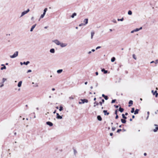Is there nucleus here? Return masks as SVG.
Listing matches in <instances>:
<instances>
[{
    "instance_id": "nucleus-12",
    "label": "nucleus",
    "mask_w": 158,
    "mask_h": 158,
    "mask_svg": "<svg viewBox=\"0 0 158 158\" xmlns=\"http://www.w3.org/2000/svg\"><path fill=\"white\" fill-rule=\"evenodd\" d=\"M36 24H35L32 26V27H31V30H30L31 31H33V30L35 28V27L36 26Z\"/></svg>"
},
{
    "instance_id": "nucleus-4",
    "label": "nucleus",
    "mask_w": 158,
    "mask_h": 158,
    "mask_svg": "<svg viewBox=\"0 0 158 158\" xmlns=\"http://www.w3.org/2000/svg\"><path fill=\"white\" fill-rule=\"evenodd\" d=\"M81 102H79V104H83L85 102L87 103L88 102V100L86 99H81Z\"/></svg>"
},
{
    "instance_id": "nucleus-36",
    "label": "nucleus",
    "mask_w": 158,
    "mask_h": 158,
    "mask_svg": "<svg viewBox=\"0 0 158 158\" xmlns=\"http://www.w3.org/2000/svg\"><path fill=\"white\" fill-rule=\"evenodd\" d=\"M4 86L3 83H0V88Z\"/></svg>"
},
{
    "instance_id": "nucleus-7",
    "label": "nucleus",
    "mask_w": 158,
    "mask_h": 158,
    "mask_svg": "<svg viewBox=\"0 0 158 158\" xmlns=\"http://www.w3.org/2000/svg\"><path fill=\"white\" fill-rule=\"evenodd\" d=\"M154 126L156 127L153 130L154 132H156L158 130V125L156 124H155Z\"/></svg>"
},
{
    "instance_id": "nucleus-26",
    "label": "nucleus",
    "mask_w": 158,
    "mask_h": 158,
    "mask_svg": "<svg viewBox=\"0 0 158 158\" xmlns=\"http://www.w3.org/2000/svg\"><path fill=\"white\" fill-rule=\"evenodd\" d=\"M121 120L122 123H126V120L125 119H121Z\"/></svg>"
},
{
    "instance_id": "nucleus-35",
    "label": "nucleus",
    "mask_w": 158,
    "mask_h": 158,
    "mask_svg": "<svg viewBox=\"0 0 158 158\" xmlns=\"http://www.w3.org/2000/svg\"><path fill=\"white\" fill-rule=\"evenodd\" d=\"M134 110H135V108H131V113H133L134 112Z\"/></svg>"
},
{
    "instance_id": "nucleus-60",
    "label": "nucleus",
    "mask_w": 158,
    "mask_h": 158,
    "mask_svg": "<svg viewBox=\"0 0 158 158\" xmlns=\"http://www.w3.org/2000/svg\"><path fill=\"white\" fill-rule=\"evenodd\" d=\"M55 90V89L54 88H53L52 89V91H54Z\"/></svg>"
},
{
    "instance_id": "nucleus-63",
    "label": "nucleus",
    "mask_w": 158,
    "mask_h": 158,
    "mask_svg": "<svg viewBox=\"0 0 158 158\" xmlns=\"http://www.w3.org/2000/svg\"><path fill=\"white\" fill-rule=\"evenodd\" d=\"M148 118H149V116L148 115L147 117L146 118V119L147 120L148 119Z\"/></svg>"
},
{
    "instance_id": "nucleus-29",
    "label": "nucleus",
    "mask_w": 158,
    "mask_h": 158,
    "mask_svg": "<svg viewBox=\"0 0 158 158\" xmlns=\"http://www.w3.org/2000/svg\"><path fill=\"white\" fill-rule=\"evenodd\" d=\"M48 10V8H45L44 9V13H43V14H46V11H47V10Z\"/></svg>"
},
{
    "instance_id": "nucleus-17",
    "label": "nucleus",
    "mask_w": 158,
    "mask_h": 158,
    "mask_svg": "<svg viewBox=\"0 0 158 158\" xmlns=\"http://www.w3.org/2000/svg\"><path fill=\"white\" fill-rule=\"evenodd\" d=\"M97 119L99 121H101L102 120V118L100 115H98L97 117Z\"/></svg>"
},
{
    "instance_id": "nucleus-52",
    "label": "nucleus",
    "mask_w": 158,
    "mask_h": 158,
    "mask_svg": "<svg viewBox=\"0 0 158 158\" xmlns=\"http://www.w3.org/2000/svg\"><path fill=\"white\" fill-rule=\"evenodd\" d=\"M118 118V116L117 114V115H116V117H115V118L117 119Z\"/></svg>"
},
{
    "instance_id": "nucleus-43",
    "label": "nucleus",
    "mask_w": 158,
    "mask_h": 158,
    "mask_svg": "<svg viewBox=\"0 0 158 158\" xmlns=\"http://www.w3.org/2000/svg\"><path fill=\"white\" fill-rule=\"evenodd\" d=\"M115 101H116L115 99H114V100H112V101H111V103H114L115 102Z\"/></svg>"
},
{
    "instance_id": "nucleus-23",
    "label": "nucleus",
    "mask_w": 158,
    "mask_h": 158,
    "mask_svg": "<svg viewBox=\"0 0 158 158\" xmlns=\"http://www.w3.org/2000/svg\"><path fill=\"white\" fill-rule=\"evenodd\" d=\"M45 14H43L42 15H41L40 16V19H39V21L40 20V19H42V18H43L44 17V16H45Z\"/></svg>"
},
{
    "instance_id": "nucleus-33",
    "label": "nucleus",
    "mask_w": 158,
    "mask_h": 158,
    "mask_svg": "<svg viewBox=\"0 0 158 158\" xmlns=\"http://www.w3.org/2000/svg\"><path fill=\"white\" fill-rule=\"evenodd\" d=\"M123 19H124L123 18H122V19H117V20L118 21H122L123 20Z\"/></svg>"
},
{
    "instance_id": "nucleus-54",
    "label": "nucleus",
    "mask_w": 158,
    "mask_h": 158,
    "mask_svg": "<svg viewBox=\"0 0 158 158\" xmlns=\"http://www.w3.org/2000/svg\"><path fill=\"white\" fill-rule=\"evenodd\" d=\"M158 113V110H157L155 112V113L156 114H157V113Z\"/></svg>"
},
{
    "instance_id": "nucleus-13",
    "label": "nucleus",
    "mask_w": 158,
    "mask_h": 158,
    "mask_svg": "<svg viewBox=\"0 0 158 158\" xmlns=\"http://www.w3.org/2000/svg\"><path fill=\"white\" fill-rule=\"evenodd\" d=\"M22 83V81H19L18 84V86L19 87H20L21 86Z\"/></svg>"
},
{
    "instance_id": "nucleus-49",
    "label": "nucleus",
    "mask_w": 158,
    "mask_h": 158,
    "mask_svg": "<svg viewBox=\"0 0 158 158\" xmlns=\"http://www.w3.org/2000/svg\"><path fill=\"white\" fill-rule=\"evenodd\" d=\"M115 114H116V115H117V110H116L115 111Z\"/></svg>"
},
{
    "instance_id": "nucleus-51",
    "label": "nucleus",
    "mask_w": 158,
    "mask_h": 158,
    "mask_svg": "<svg viewBox=\"0 0 158 158\" xmlns=\"http://www.w3.org/2000/svg\"><path fill=\"white\" fill-rule=\"evenodd\" d=\"M135 55H134V54H133V58H134V59H135V60H136V58L135 57Z\"/></svg>"
},
{
    "instance_id": "nucleus-48",
    "label": "nucleus",
    "mask_w": 158,
    "mask_h": 158,
    "mask_svg": "<svg viewBox=\"0 0 158 158\" xmlns=\"http://www.w3.org/2000/svg\"><path fill=\"white\" fill-rule=\"evenodd\" d=\"M31 72V70L30 69L28 70L27 71V73H28L29 72Z\"/></svg>"
},
{
    "instance_id": "nucleus-53",
    "label": "nucleus",
    "mask_w": 158,
    "mask_h": 158,
    "mask_svg": "<svg viewBox=\"0 0 158 158\" xmlns=\"http://www.w3.org/2000/svg\"><path fill=\"white\" fill-rule=\"evenodd\" d=\"M114 106H115V108H118V106H116V105H114Z\"/></svg>"
},
{
    "instance_id": "nucleus-64",
    "label": "nucleus",
    "mask_w": 158,
    "mask_h": 158,
    "mask_svg": "<svg viewBox=\"0 0 158 158\" xmlns=\"http://www.w3.org/2000/svg\"><path fill=\"white\" fill-rule=\"evenodd\" d=\"M154 63V61H151V62H150V63L151 64H152V63Z\"/></svg>"
},
{
    "instance_id": "nucleus-58",
    "label": "nucleus",
    "mask_w": 158,
    "mask_h": 158,
    "mask_svg": "<svg viewBox=\"0 0 158 158\" xmlns=\"http://www.w3.org/2000/svg\"><path fill=\"white\" fill-rule=\"evenodd\" d=\"M91 51H89V52H88V54H91Z\"/></svg>"
},
{
    "instance_id": "nucleus-32",
    "label": "nucleus",
    "mask_w": 158,
    "mask_h": 158,
    "mask_svg": "<svg viewBox=\"0 0 158 158\" xmlns=\"http://www.w3.org/2000/svg\"><path fill=\"white\" fill-rule=\"evenodd\" d=\"M115 58L114 57H112L111 59V61L112 62H114L115 60Z\"/></svg>"
},
{
    "instance_id": "nucleus-59",
    "label": "nucleus",
    "mask_w": 158,
    "mask_h": 158,
    "mask_svg": "<svg viewBox=\"0 0 158 158\" xmlns=\"http://www.w3.org/2000/svg\"><path fill=\"white\" fill-rule=\"evenodd\" d=\"M91 51L93 52H94L95 51V50L94 49H92Z\"/></svg>"
},
{
    "instance_id": "nucleus-14",
    "label": "nucleus",
    "mask_w": 158,
    "mask_h": 158,
    "mask_svg": "<svg viewBox=\"0 0 158 158\" xmlns=\"http://www.w3.org/2000/svg\"><path fill=\"white\" fill-rule=\"evenodd\" d=\"M50 52L52 53H55V50L54 49L52 48L50 50Z\"/></svg>"
},
{
    "instance_id": "nucleus-20",
    "label": "nucleus",
    "mask_w": 158,
    "mask_h": 158,
    "mask_svg": "<svg viewBox=\"0 0 158 158\" xmlns=\"http://www.w3.org/2000/svg\"><path fill=\"white\" fill-rule=\"evenodd\" d=\"M102 96L104 98L105 100H107L108 99V98L107 96H105L104 94H102Z\"/></svg>"
},
{
    "instance_id": "nucleus-27",
    "label": "nucleus",
    "mask_w": 158,
    "mask_h": 158,
    "mask_svg": "<svg viewBox=\"0 0 158 158\" xmlns=\"http://www.w3.org/2000/svg\"><path fill=\"white\" fill-rule=\"evenodd\" d=\"M30 63V62L29 61H27L26 62H24L23 63V64H25L26 65H27Z\"/></svg>"
},
{
    "instance_id": "nucleus-31",
    "label": "nucleus",
    "mask_w": 158,
    "mask_h": 158,
    "mask_svg": "<svg viewBox=\"0 0 158 158\" xmlns=\"http://www.w3.org/2000/svg\"><path fill=\"white\" fill-rule=\"evenodd\" d=\"M128 14L129 15H131L132 14V12L131 10H129L128 12Z\"/></svg>"
},
{
    "instance_id": "nucleus-40",
    "label": "nucleus",
    "mask_w": 158,
    "mask_h": 158,
    "mask_svg": "<svg viewBox=\"0 0 158 158\" xmlns=\"http://www.w3.org/2000/svg\"><path fill=\"white\" fill-rule=\"evenodd\" d=\"M112 21L113 23H117V21H116V20H115V19H113V20Z\"/></svg>"
},
{
    "instance_id": "nucleus-25",
    "label": "nucleus",
    "mask_w": 158,
    "mask_h": 158,
    "mask_svg": "<svg viewBox=\"0 0 158 158\" xmlns=\"http://www.w3.org/2000/svg\"><path fill=\"white\" fill-rule=\"evenodd\" d=\"M124 109H123L121 107H120L119 109V111H120L121 112H122L123 111Z\"/></svg>"
},
{
    "instance_id": "nucleus-16",
    "label": "nucleus",
    "mask_w": 158,
    "mask_h": 158,
    "mask_svg": "<svg viewBox=\"0 0 158 158\" xmlns=\"http://www.w3.org/2000/svg\"><path fill=\"white\" fill-rule=\"evenodd\" d=\"M142 27H140V28H136L135 29H134V31H135V32H137V31H139L140 30L142 29Z\"/></svg>"
},
{
    "instance_id": "nucleus-30",
    "label": "nucleus",
    "mask_w": 158,
    "mask_h": 158,
    "mask_svg": "<svg viewBox=\"0 0 158 158\" xmlns=\"http://www.w3.org/2000/svg\"><path fill=\"white\" fill-rule=\"evenodd\" d=\"M104 101H105L103 99H102V102H100L99 103V104L101 106H102V103L104 102Z\"/></svg>"
},
{
    "instance_id": "nucleus-34",
    "label": "nucleus",
    "mask_w": 158,
    "mask_h": 158,
    "mask_svg": "<svg viewBox=\"0 0 158 158\" xmlns=\"http://www.w3.org/2000/svg\"><path fill=\"white\" fill-rule=\"evenodd\" d=\"M122 116L123 118H124V119H127V117L125 116V115H124V114H122Z\"/></svg>"
},
{
    "instance_id": "nucleus-18",
    "label": "nucleus",
    "mask_w": 158,
    "mask_h": 158,
    "mask_svg": "<svg viewBox=\"0 0 158 158\" xmlns=\"http://www.w3.org/2000/svg\"><path fill=\"white\" fill-rule=\"evenodd\" d=\"M129 105L128 106L129 107L131 106L133 104V101L132 100H130L129 102Z\"/></svg>"
},
{
    "instance_id": "nucleus-55",
    "label": "nucleus",
    "mask_w": 158,
    "mask_h": 158,
    "mask_svg": "<svg viewBox=\"0 0 158 158\" xmlns=\"http://www.w3.org/2000/svg\"><path fill=\"white\" fill-rule=\"evenodd\" d=\"M95 74L96 75H98V72H97L95 73Z\"/></svg>"
},
{
    "instance_id": "nucleus-11",
    "label": "nucleus",
    "mask_w": 158,
    "mask_h": 158,
    "mask_svg": "<svg viewBox=\"0 0 158 158\" xmlns=\"http://www.w3.org/2000/svg\"><path fill=\"white\" fill-rule=\"evenodd\" d=\"M103 112L104 113L105 115H108L109 114V112H107V111L106 110H104L103 111Z\"/></svg>"
},
{
    "instance_id": "nucleus-9",
    "label": "nucleus",
    "mask_w": 158,
    "mask_h": 158,
    "mask_svg": "<svg viewBox=\"0 0 158 158\" xmlns=\"http://www.w3.org/2000/svg\"><path fill=\"white\" fill-rule=\"evenodd\" d=\"M56 116H57L56 118L57 119H61L62 118V117L60 115H59V114L58 113H56Z\"/></svg>"
},
{
    "instance_id": "nucleus-15",
    "label": "nucleus",
    "mask_w": 158,
    "mask_h": 158,
    "mask_svg": "<svg viewBox=\"0 0 158 158\" xmlns=\"http://www.w3.org/2000/svg\"><path fill=\"white\" fill-rule=\"evenodd\" d=\"M101 71L102 72H103L104 73L106 74L108 72L107 70H106L104 69H102L101 70Z\"/></svg>"
},
{
    "instance_id": "nucleus-6",
    "label": "nucleus",
    "mask_w": 158,
    "mask_h": 158,
    "mask_svg": "<svg viewBox=\"0 0 158 158\" xmlns=\"http://www.w3.org/2000/svg\"><path fill=\"white\" fill-rule=\"evenodd\" d=\"M152 93H153V95H155V97H157L158 95V94L157 93V91H155V92H154V90H152Z\"/></svg>"
},
{
    "instance_id": "nucleus-46",
    "label": "nucleus",
    "mask_w": 158,
    "mask_h": 158,
    "mask_svg": "<svg viewBox=\"0 0 158 158\" xmlns=\"http://www.w3.org/2000/svg\"><path fill=\"white\" fill-rule=\"evenodd\" d=\"M101 48V46H98L96 48V50H97L98 49H99L100 48Z\"/></svg>"
},
{
    "instance_id": "nucleus-38",
    "label": "nucleus",
    "mask_w": 158,
    "mask_h": 158,
    "mask_svg": "<svg viewBox=\"0 0 158 158\" xmlns=\"http://www.w3.org/2000/svg\"><path fill=\"white\" fill-rule=\"evenodd\" d=\"M6 79L4 78H3L2 80V83H3L5 82V81H6Z\"/></svg>"
},
{
    "instance_id": "nucleus-21",
    "label": "nucleus",
    "mask_w": 158,
    "mask_h": 158,
    "mask_svg": "<svg viewBox=\"0 0 158 158\" xmlns=\"http://www.w3.org/2000/svg\"><path fill=\"white\" fill-rule=\"evenodd\" d=\"M91 39H92L93 38V36L94 35V31H92L91 32Z\"/></svg>"
},
{
    "instance_id": "nucleus-45",
    "label": "nucleus",
    "mask_w": 158,
    "mask_h": 158,
    "mask_svg": "<svg viewBox=\"0 0 158 158\" xmlns=\"http://www.w3.org/2000/svg\"><path fill=\"white\" fill-rule=\"evenodd\" d=\"M83 25H84V23H81L79 25V26L81 27Z\"/></svg>"
},
{
    "instance_id": "nucleus-57",
    "label": "nucleus",
    "mask_w": 158,
    "mask_h": 158,
    "mask_svg": "<svg viewBox=\"0 0 158 158\" xmlns=\"http://www.w3.org/2000/svg\"><path fill=\"white\" fill-rule=\"evenodd\" d=\"M147 114L148 116H149V111H148L147 112Z\"/></svg>"
},
{
    "instance_id": "nucleus-61",
    "label": "nucleus",
    "mask_w": 158,
    "mask_h": 158,
    "mask_svg": "<svg viewBox=\"0 0 158 158\" xmlns=\"http://www.w3.org/2000/svg\"><path fill=\"white\" fill-rule=\"evenodd\" d=\"M144 156H146V155H147V153H144Z\"/></svg>"
},
{
    "instance_id": "nucleus-47",
    "label": "nucleus",
    "mask_w": 158,
    "mask_h": 158,
    "mask_svg": "<svg viewBox=\"0 0 158 158\" xmlns=\"http://www.w3.org/2000/svg\"><path fill=\"white\" fill-rule=\"evenodd\" d=\"M158 60H156L154 62V63H155V64H157L158 63Z\"/></svg>"
},
{
    "instance_id": "nucleus-44",
    "label": "nucleus",
    "mask_w": 158,
    "mask_h": 158,
    "mask_svg": "<svg viewBox=\"0 0 158 158\" xmlns=\"http://www.w3.org/2000/svg\"><path fill=\"white\" fill-rule=\"evenodd\" d=\"M115 127H112V130L113 131H115Z\"/></svg>"
},
{
    "instance_id": "nucleus-19",
    "label": "nucleus",
    "mask_w": 158,
    "mask_h": 158,
    "mask_svg": "<svg viewBox=\"0 0 158 158\" xmlns=\"http://www.w3.org/2000/svg\"><path fill=\"white\" fill-rule=\"evenodd\" d=\"M63 71V70L62 69H59L57 70V72L58 74L61 73Z\"/></svg>"
},
{
    "instance_id": "nucleus-3",
    "label": "nucleus",
    "mask_w": 158,
    "mask_h": 158,
    "mask_svg": "<svg viewBox=\"0 0 158 158\" xmlns=\"http://www.w3.org/2000/svg\"><path fill=\"white\" fill-rule=\"evenodd\" d=\"M52 41L58 45H60V42L57 40H54Z\"/></svg>"
},
{
    "instance_id": "nucleus-28",
    "label": "nucleus",
    "mask_w": 158,
    "mask_h": 158,
    "mask_svg": "<svg viewBox=\"0 0 158 158\" xmlns=\"http://www.w3.org/2000/svg\"><path fill=\"white\" fill-rule=\"evenodd\" d=\"M99 103H98V102H95L94 103V107H95L96 106V105H98Z\"/></svg>"
},
{
    "instance_id": "nucleus-8",
    "label": "nucleus",
    "mask_w": 158,
    "mask_h": 158,
    "mask_svg": "<svg viewBox=\"0 0 158 158\" xmlns=\"http://www.w3.org/2000/svg\"><path fill=\"white\" fill-rule=\"evenodd\" d=\"M88 19H84L83 21V22L85 23H84V25H85L86 24H87L88 23Z\"/></svg>"
},
{
    "instance_id": "nucleus-22",
    "label": "nucleus",
    "mask_w": 158,
    "mask_h": 158,
    "mask_svg": "<svg viewBox=\"0 0 158 158\" xmlns=\"http://www.w3.org/2000/svg\"><path fill=\"white\" fill-rule=\"evenodd\" d=\"M139 110L138 109H136L134 111V114H136L138 113V112Z\"/></svg>"
},
{
    "instance_id": "nucleus-56",
    "label": "nucleus",
    "mask_w": 158,
    "mask_h": 158,
    "mask_svg": "<svg viewBox=\"0 0 158 158\" xmlns=\"http://www.w3.org/2000/svg\"><path fill=\"white\" fill-rule=\"evenodd\" d=\"M113 135V133H110V136H112Z\"/></svg>"
},
{
    "instance_id": "nucleus-10",
    "label": "nucleus",
    "mask_w": 158,
    "mask_h": 158,
    "mask_svg": "<svg viewBox=\"0 0 158 158\" xmlns=\"http://www.w3.org/2000/svg\"><path fill=\"white\" fill-rule=\"evenodd\" d=\"M46 124L49 125L50 126H53V124L52 123L50 122H46Z\"/></svg>"
},
{
    "instance_id": "nucleus-37",
    "label": "nucleus",
    "mask_w": 158,
    "mask_h": 158,
    "mask_svg": "<svg viewBox=\"0 0 158 158\" xmlns=\"http://www.w3.org/2000/svg\"><path fill=\"white\" fill-rule=\"evenodd\" d=\"M6 67L5 66H3V67H2L1 69V70H2L4 69H6Z\"/></svg>"
},
{
    "instance_id": "nucleus-24",
    "label": "nucleus",
    "mask_w": 158,
    "mask_h": 158,
    "mask_svg": "<svg viewBox=\"0 0 158 158\" xmlns=\"http://www.w3.org/2000/svg\"><path fill=\"white\" fill-rule=\"evenodd\" d=\"M76 15H77V14L76 13H74L72 14V15H71V17L73 18L74 17V16H75Z\"/></svg>"
},
{
    "instance_id": "nucleus-2",
    "label": "nucleus",
    "mask_w": 158,
    "mask_h": 158,
    "mask_svg": "<svg viewBox=\"0 0 158 158\" xmlns=\"http://www.w3.org/2000/svg\"><path fill=\"white\" fill-rule=\"evenodd\" d=\"M30 10L29 9H28L27 10L24 11L22 13L20 17H23V16H24L25 14H27L28 12Z\"/></svg>"
},
{
    "instance_id": "nucleus-62",
    "label": "nucleus",
    "mask_w": 158,
    "mask_h": 158,
    "mask_svg": "<svg viewBox=\"0 0 158 158\" xmlns=\"http://www.w3.org/2000/svg\"><path fill=\"white\" fill-rule=\"evenodd\" d=\"M87 83H88L87 82V81H86V82H85V85H87Z\"/></svg>"
},
{
    "instance_id": "nucleus-42",
    "label": "nucleus",
    "mask_w": 158,
    "mask_h": 158,
    "mask_svg": "<svg viewBox=\"0 0 158 158\" xmlns=\"http://www.w3.org/2000/svg\"><path fill=\"white\" fill-rule=\"evenodd\" d=\"M122 131V130L121 129H119L117 130V132L118 133V132H120V131Z\"/></svg>"
},
{
    "instance_id": "nucleus-39",
    "label": "nucleus",
    "mask_w": 158,
    "mask_h": 158,
    "mask_svg": "<svg viewBox=\"0 0 158 158\" xmlns=\"http://www.w3.org/2000/svg\"><path fill=\"white\" fill-rule=\"evenodd\" d=\"M63 109V107L62 106H60V108H59V110L60 111H61Z\"/></svg>"
},
{
    "instance_id": "nucleus-50",
    "label": "nucleus",
    "mask_w": 158,
    "mask_h": 158,
    "mask_svg": "<svg viewBox=\"0 0 158 158\" xmlns=\"http://www.w3.org/2000/svg\"><path fill=\"white\" fill-rule=\"evenodd\" d=\"M134 32H135V31L134 30H133L132 31H131V33H134Z\"/></svg>"
},
{
    "instance_id": "nucleus-1",
    "label": "nucleus",
    "mask_w": 158,
    "mask_h": 158,
    "mask_svg": "<svg viewBox=\"0 0 158 158\" xmlns=\"http://www.w3.org/2000/svg\"><path fill=\"white\" fill-rule=\"evenodd\" d=\"M18 51H16L14 53V54L13 55L10 56V57L11 58H15V57H16L18 56Z\"/></svg>"
},
{
    "instance_id": "nucleus-41",
    "label": "nucleus",
    "mask_w": 158,
    "mask_h": 158,
    "mask_svg": "<svg viewBox=\"0 0 158 158\" xmlns=\"http://www.w3.org/2000/svg\"><path fill=\"white\" fill-rule=\"evenodd\" d=\"M69 98L70 99H74V98L72 96L69 97Z\"/></svg>"
},
{
    "instance_id": "nucleus-5",
    "label": "nucleus",
    "mask_w": 158,
    "mask_h": 158,
    "mask_svg": "<svg viewBox=\"0 0 158 158\" xmlns=\"http://www.w3.org/2000/svg\"><path fill=\"white\" fill-rule=\"evenodd\" d=\"M67 44L60 42V46L62 48L65 47L67 45Z\"/></svg>"
}]
</instances>
